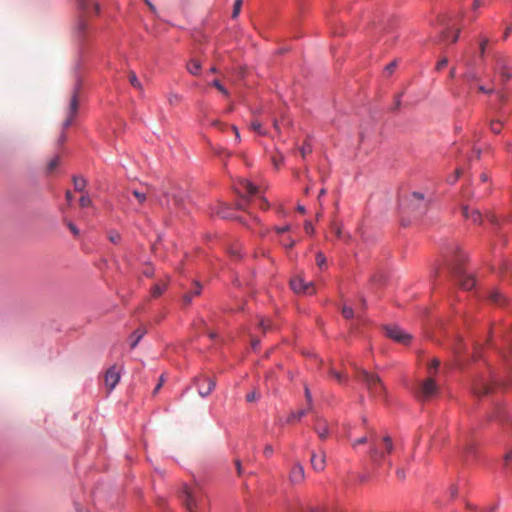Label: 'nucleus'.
<instances>
[{"mask_svg": "<svg viewBox=\"0 0 512 512\" xmlns=\"http://www.w3.org/2000/svg\"><path fill=\"white\" fill-rule=\"evenodd\" d=\"M260 399V393L257 391H252L246 395V400L248 402H254Z\"/></svg>", "mask_w": 512, "mask_h": 512, "instance_id": "a18cd8bd", "label": "nucleus"}, {"mask_svg": "<svg viewBox=\"0 0 512 512\" xmlns=\"http://www.w3.org/2000/svg\"><path fill=\"white\" fill-rule=\"evenodd\" d=\"M59 162L60 158L58 156L50 160L47 164V171L52 172L59 165Z\"/></svg>", "mask_w": 512, "mask_h": 512, "instance_id": "a19ab883", "label": "nucleus"}, {"mask_svg": "<svg viewBox=\"0 0 512 512\" xmlns=\"http://www.w3.org/2000/svg\"><path fill=\"white\" fill-rule=\"evenodd\" d=\"M305 478L304 468L300 463H295L290 471V481L293 484H300Z\"/></svg>", "mask_w": 512, "mask_h": 512, "instance_id": "f3484780", "label": "nucleus"}, {"mask_svg": "<svg viewBox=\"0 0 512 512\" xmlns=\"http://www.w3.org/2000/svg\"><path fill=\"white\" fill-rule=\"evenodd\" d=\"M251 129H253L258 134H261V135L265 134L264 131L262 130L261 124L257 121H254L251 123Z\"/></svg>", "mask_w": 512, "mask_h": 512, "instance_id": "09e8293b", "label": "nucleus"}, {"mask_svg": "<svg viewBox=\"0 0 512 512\" xmlns=\"http://www.w3.org/2000/svg\"><path fill=\"white\" fill-rule=\"evenodd\" d=\"M263 453L266 457H270L273 454V447L270 444H267L264 447Z\"/></svg>", "mask_w": 512, "mask_h": 512, "instance_id": "13d9d810", "label": "nucleus"}, {"mask_svg": "<svg viewBox=\"0 0 512 512\" xmlns=\"http://www.w3.org/2000/svg\"><path fill=\"white\" fill-rule=\"evenodd\" d=\"M495 72L499 73L501 83L506 84L511 78L512 74L509 72L506 61L503 57H496V66L494 68Z\"/></svg>", "mask_w": 512, "mask_h": 512, "instance_id": "ddd939ff", "label": "nucleus"}, {"mask_svg": "<svg viewBox=\"0 0 512 512\" xmlns=\"http://www.w3.org/2000/svg\"><path fill=\"white\" fill-rule=\"evenodd\" d=\"M186 68L190 74L197 76L200 74L201 71V63L196 59H191L187 63Z\"/></svg>", "mask_w": 512, "mask_h": 512, "instance_id": "b1692460", "label": "nucleus"}, {"mask_svg": "<svg viewBox=\"0 0 512 512\" xmlns=\"http://www.w3.org/2000/svg\"><path fill=\"white\" fill-rule=\"evenodd\" d=\"M74 189L78 192H83L86 187V180L80 176L73 177Z\"/></svg>", "mask_w": 512, "mask_h": 512, "instance_id": "bb28decb", "label": "nucleus"}, {"mask_svg": "<svg viewBox=\"0 0 512 512\" xmlns=\"http://www.w3.org/2000/svg\"><path fill=\"white\" fill-rule=\"evenodd\" d=\"M439 387L434 378L429 376L427 379L419 382L414 393L420 401H427L433 398L438 393Z\"/></svg>", "mask_w": 512, "mask_h": 512, "instance_id": "39448f33", "label": "nucleus"}, {"mask_svg": "<svg viewBox=\"0 0 512 512\" xmlns=\"http://www.w3.org/2000/svg\"><path fill=\"white\" fill-rule=\"evenodd\" d=\"M290 286L298 294L312 295L315 293L314 283L312 281H305L300 275L291 279Z\"/></svg>", "mask_w": 512, "mask_h": 512, "instance_id": "423d86ee", "label": "nucleus"}, {"mask_svg": "<svg viewBox=\"0 0 512 512\" xmlns=\"http://www.w3.org/2000/svg\"><path fill=\"white\" fill-rule=\"evenodd\" d=\"M211 85L215 87L219 92H221L224 96H228V90L220 83L219 80L215 79L212 81Z\"/></svg>", "mask_w": 512, "mask_h": 512, "instance_id": "f704fd0d", "label": "nucleus"}, {"mask_svg": "<svg viewBox=\"0 0 512 512\" xmlns=\"http://www.w3.org/2000/svg\"><path fill=\"white\" fill-rule=\"evenodd\" d=\"M128 77H129L130 84L134 88H136V89H138L140 91L143 90L142 84L140 83V81L138 80V78H137V76H136V74L134 72H130Z\"/></svg>", "mask_w": 512, "mask_h": 512, "instance_id": "2f4dec72", "label": "nucleus"}, {"mask_svg": "<svg viewBox=\"0 0 512 512\" xmlns=\"http://www.w3.org/2000/svg\"><path fill=\"white\" fill-rule=\"evenodd\" d=\"M463 79L468 83L478 82L480 80L478 74L474 70H469L463 74Z\"/></svg>", "mask_w": 512, "mask_h": 512, "instance_id": "c85d7f7f", "label": "nucleus"}, {"mask_svg": "<svg viewBox=\"0 0 512 512\" xmlns=\"http://www.w3.org/2000/svg\"><path fill=\"white\" fill-rule=\"evenodd\" d=\"M183 502L189 512H202L207 506V499L199 487L185 486Z\"/></svg>", "mask_w": 512, "mask_h": 512, "instance_id": "7ed1b4c3", "label": "nucleus"}, {"mask_svg": "<svg viewBox=\"0 0 512 512\" xmlns=\"http://www.w3.org/2000/svg\"><path fill=\"white\" fill-rule=\"evenodd\" d=\"M329 374L332 376L339 384H342L346 381L347 377L341 372L337 371L334 368L329 369Z\"/></svg>", "mask_w": 512, "mask_h": 512, "instance_id": "7c9ffc66", "label": "nucleus"}, {"mask_svg": "<svg viewBox=\"0 0 512 512\" xmlns=\"http://www.w3.org/2000/svg\"><path fill=\"white\" fill-rule=\"evenodd\" d=\"M396 476L399 480H404L406 478V472L404 468H397L396 469Z\"/></svg>", "mask_w": 512, "mask_h": 512, "instance_id": "864d4df0", "label": "nucleus"}, {"mask_svg": "<svg viewBox=\"0 0 512 512\" xmlns=\"http://www.w3.org/2000/svg\"><path fill=\"white\" fill-rule=\"evenodd\" d=\"M310 462L315 471H323L326 464L325 452L323 450H320L319 452H312Z\"/></svg>", "mask_w": 512, "mask_h": 512, "instance_id": "2eb2a0df", "label": "nucleus"}, {"mask_svg": "<svg viewBox=\"0 0 512 512\" xmlns=\"http://www.w3.org/2000/svg\"><path fill=\"white\" fill-rule=\"evenodd\" d=\"M410 205L419 215H422L427 209L428 202L425 200L423 194L413 192L410 198Z\"/></svg>", "mask_w": 512, "mask_h": 512, "instance_id": "f8f14e48", "label": "nucleus"}, {"mask_svg": "<svg viewBox=\"0 0 512 512\" xmlns=\"http://www.w3.org/2000/svg\"><path fill=\"white\" fill-rule=\"evenodd\" d=\"M489 299L496 305H504L507 298L498 290H492L489 294Z\"/></svg>", "mask_w": 512, "mask_h": 512, "instance_id": "5701e85b", "label": "nucleus"}, {"mask_svg": "<svg viewBox=\"0 0 512 512\" xmlns=\"http://www.w3.org/2000/svg\"><path fill=\"white\" fill-rule=\"evenodd\" d=\"M453 269L455 279L462 289L470 290L475 286V279L472 276L466 275L458 266H455Z\"/></svg>", "mask_w": 512, "mask_h": 512, "instance_id": "1a4fd4ad", "label": "nucleus"}, {"mask_svg": "<svg viewBox=\"0 0 512 512\" xmlns=\"http://www.w3.org/2000/svg\"><path fill=\"white\" fill-rule=\"evenodd\" d=\"M478 91L481 92V93H484V94H492V93H495L497 95V97L499 98V100H504V94L502 91L500 90H497L495 86H492V87H486L484 85H479L478 86Z\"/></svg>", "mask_w": 512, "mask_h": 512, "instance_id": "393cba45", "label": "nucleus"}, {"mask_svg": "<svg viewBox=\"0 0 512 512\" xmlns=\"http://www.w3.org/2000/svg\"><path fill=\"white\" fill-rule=\"evenodd\" d=\"M258 325L264 332L272 328L270 320L265 318H262Z\"/></svg>", "mask_w": 512, "mask_h": 512, "instance_id": "ea45409f", "label": "nucleus"}, {"mask_svg": "<svg viewBox=\"0 0 512 512\" xmlns=\"http://www.w3.org/2000/svg\"><path fill=\"white\" fill-rule=\"evenodd\" d=\"M165 289H166V283L155 284L151 290L152 297H155V298L159 297L160 295H162V293L165 291Z\"/></svg>", "mask_w": 512, "mask_h": 512, "instance_id": "c756f323", "label": "nucleus"}, {"mask_svg": "<svg viewBox=\"0 0 512 512\" xmlns=\"http://www.w3.org/2000/svg\"><path fill=\"white\" fill-rule=\"evenodd\" d=\"M367 442H368V437L367 436H363V437H361L359 439H356V440L352 441L351 445H352V447L355 448L357 445H362V444H365Z\"/></svg>", "mask_w": 512, "mask_h": 512, "instance_id": "8fccbe9b", "label": "nucleus"}, {"mask_svg": "<svg viewBox=\"0 0 512 512\" xmlns=\"http://www.w3.org/2000/svg\"><path fill=\"white\" fill-rule=\"evenodd\" d=\"M332 231L335 233V235L340 238L341 237V228L337 226L335 223L331 225Z\"/></svg>", "mask_w": 512, "mask_h": 512, "instance_id": "e2e57ef3", "label": "nucleus"}, {"mask_svg": "<svg viewBox=\"0 0 512 512\" xmlns=\"http://www.w3.org/2000/svg\"><path fill=\"white\" fill-rule=\"evenodd\" d=\"M440 362L437 359L432 360L431 364L429 365V373L432 375V370H437L439 367Z\"/></svg>", "mask_w": 512, "mask_h": 512, "instance_id": "4d7b16f0", "label": "nucleus"}, {"mask_svg": "<svg viewBox=\"0 0 512 512\" xmlns=\"http://www.w3.org/2000/svg\"><path fill=\"white\" fill-rule=\"evenodd\" d=\"M243 0H235L232 12V18H237L240 14Z\"/></svg>", "mask_w": 512, "mask_h": 512, "instance_id": "4c0bfd02", "label": "nucleus"}, {"mask_svg": "<svg viewBox=\"0 0 512 512\" xmlns=\"http://www.w3.org/2000/svg\"><path fill=\"white\" fill-rule=\"evenodd\" d=\"M310 409H300L296 412H291L287 418V423H293L295 421H299L302 417H304Z\"/></svg>", "mask_w": 512, "mask_h": 512, "instance_id": "a878e982", "label": "nucleus"}, {"mask_svg": "<svg viewBox=\"0 0 512 512\" xmlns=\"http://www.w3.org/2000/svg\"><path fill=\"white\" fill-rule=\"evenodd\" d=\"M482 5H483V0H474V2H473V8L474 9H477V8H479Z\"/></svg>", "mask_w": 512, "mask_h": 512, "instance_id": "774afa93", "label": "nucleus"}, {"mask_svg": "<svg viewBox=\"0 0 512 512\" xmlns=\"http://www.w3.org/2000/svg\"><path fill=\"white\" fill-rule=\"evenodd\" d=\"M238 189L240 193H245L249 196H252L257 192V187L248 180H242Z\"/></svg>", "mask_w": 512, "mask_h": 512, "instance_id": "412c9836", "label": "nucleus"}, {"mask_svg": "<svg viewBox=\"0 0 512 512\" xmlns=\"http://www.w3.org/2000/svg\"><path fill=\"white\" fill-rule=\"evenodd\" d=\"M182 101V96L177 93H170L168 95V102L170 105H177Z\"/></svg>", "mask_w": 512, "mask_h": 512, "instance_id": "473e14b6", "label": "nucleus"}, {"mask_svg": "<svg viewBox=\"0 0 512 512\" xmlns=\"http://www.w3.org/2000/svg\"><path fill=\"white\" fill-rule=\"evenodd\" d=\"M108 238L112 243H118L120 240V234L114 231L108 233Z\"/></svg>", "mask_w": 512, "mask_h": 512, "instance_id": "de8ad7c7", "label": "nucleus"}, {"mask_svg": "<svg viewBox=\"0 0 512 512\" xmlns=\"http://www.w3.org/2000/svg\"><path fill=\"white\" fill-rule=\"evenodd\" d=\"M314 431L317 433L321 440H325L329 434V428L326 420L317 419L316 424L314 426Z\"/></svg>", "mask_w": 512, "mask_h": 512, "instance_id": "aec40b11", "label": "nucleus"}, {"mask_svg": "<svg viewBox=\"0 0 512 512\" xmlns=\"http://www.w3.org/2000/svg\"><path fill=\"white\" fill-rule=\"evenodd\" d=\"M496 420L502 421L505 419V408L503 406H497L495 414L493 416Z\"/></svg>", "mask_w": 512, "mask_h": 512, "instance_id": "e433bc0d", "label": "nucleus"}, {"mask_svg": "<svg viewBox=\"0 0 512 512\" xmlns=\"http://www.w3.org/2000/svg\"><path fill=\"white\" fill-rule=\"evenodd\" d=\"M463 216L471 220L475 224H480L482 222V215L478 209H471L468 206H464L462 208Z\"/></svg>", "mask_w": 512, "mask_h": 512, "instance_id": "a211bd4d", "label": "nucleus"}, {"mask_svg": "<svg viewBox=\"0 0 512 512\" xmlns=\"http://www.w3.org/2000/svg\"><path fill=\"white\" fill-rule=\"evenodd\" d=\"M449 34H450V30L447 29V30L443 31L439 37V42L447 41L449 38Z\"/></svg>", "mask_w": 512, "mask_h": 512, "instance_id": "052dcab7", "label": "nucleus"}, {"mask_svg": "<svg viewBox=\"0 0 512 512\" xmlns=\"http://www.w3.org/2000/svg\"><path fill=\"white\" fill-rule=\"evenodd\" d=\"M305 397H306V400H307V403H308V409H311V407H312V396H311L310 390H309V388L307 386L305 387Z\"/></svg>", "mask_w": 512, "mask_h": 512, "instance_id": "603ef678", "label": "nucleus"}, {"mask_svg": "<svg viewBox=\"0 0 512 512\" xmlns=\"http://www.w3.org/2000/svg\"><path fill=\"white\" fill-rule=\"evenodd\" d=\"M231 129L232 131L234 132L235 134V140L237 143H239L241 141V136H240V133H239V130L238 128L235 126V125H231Z\"/></svg>", "mask_w": 512, "mask_h": 512, "instance_id": "680f3d73", "label": "nucleus"}, {"mask_svg": "<svg viewBox=\"0 0 512 512\" xmlns=\"http://www.w3.org/2000/svg\"><path fill=\"white\" fill-rule=\"evenodd\" d=\"M195 384L198 387V393L201 397L208 396L216 386L215 380L206 376L195 378Z\"/></svg>", "mask_w": 512, "mask_h": 512, "instance_id": "0eeeda50", "label": "nucleus"}, {"mask_svg": "<svg viewBox=\"0 0 512 512\" xmlns=\"http://www.w3.org/2000/svg\"><path fill=\"white\" fill-rule=\"evenodd\" d=\"M369 457L376 466H381L386 461V455L390 454L394 445L391 437L384 436L382 438L372 437L370 439Z\"/></svg>", "mask_w": 512, "mask_h": 512, "instance_id": "f03ea898", "label": "nucleus"}, {"mask_svg": "<svg viewBox=\"0 0 512 512\" xmlns=\"http://www.w3.org/2000/svg\"><path fill=\"white\" fill-rule=\"evenodd\" d=\"M81 16L77 19L74 27L73 34L78 41L82 42L88 35V22L86 17L89 14L90 8H93L96 13H99V4L93 0H76Z\"/></svg>", "mask_w": 512, "mask_h": 512, "instance_id": "f257e3e1", "label": "nucleus"}, {"mask_svg": "<svg viewBox=\"0 0 512 512\" xmlns=\"http://www.w3.org/2000/svg\"><path fill=\"white\" fill-rule=\"evenodd\" d=\"M397 61H392L391 63H389L385 69H384V72L389 76L391 75L395 69L397 68Z\"/></svg>", "mask_w": 512, "mask_h": 512, "instance_id": "c03bdc74", "label": "nucleus"}, {"mask_svg": "<svg viewBox=\"0 0 512 512\" xmlns=\"http://www.w3.org/2000/svg\"><path fill=\"white\" fill-rule=\"evenodd\" d=\"M342 315L345 319H351L354 316L353 309L349 306H344L342 308Z\"/></svg>", "mask_w": 512, "mask_h": 512, "instance_id": "37998d69", "label": "nucleus"}, {"mask_svg": "<svg viewBox=\"0 0 512 512\" xmlns=\"http://www.w3.org/2000/svg\"><path fill=\"white\" fill-rule=\"evenodd\" d=\"M170 196L172 197L174 206L180 207L182 205L183 197H182L181 193L175 192V191H173L171 193L165 192L164 198L159 199V204L161 206H165L168 209H171L170 199H169Z\"/></svg>", "mask_w": 512, "mask_h": 512, "instance_id": "4468645a", "label": "nucleus"}, {"mask_svg": "<svg viewBox=\"0 0 512 512\" xmlns=\"http://www.w3.org/2000/svg\"><path fill=\"white\" fill-rule=\"evenodd\" d=\"M147 333V329L145 327H140L138 329H136L132 335H131V343H130V347L131 349H134L137 344L139 343V341L143 338V336Z\"/></svg>", "mask_w": 512, "mask_h": 512, "instance_id": "4be33fe9", "label": "nucleus"}, {"mask_svg": "<svg viewBox=\"0 0 512 512\" xmlns=\"http://www.w3.org/2000/svg\"><path fill=\"white\" fill-rule=\"evenodd\" d=\"M69 230L73 233L74 236H79V229L71 222L68 223Z\"/></svg>", "mask_w": 512, "mask_h": 512, "instance_id": "bf43d9fd", "label": "nucleus"}, {"mask_svg": "<svg viewBox=\"0 0 512 512\" xmlns=\"http://www.w3.org/2000/svg\"><path fill=\"white\" fill-rule=\"evenodd\" d=\"M488 43H489V39L487 37L480 38V42H479L480 57L484 56Z\"/></svg>", "mask_w": 512, "mask_h": 512, "instance_id": "58836bf2", "label": "nucleus"}, {"mask_svg": "<svg viewBox=\"0 0 512 512\" xmlns=\"http://www.w3.org/2000/svg\"><path fill=\"white\" fill-rule=\"evenodd\" d=\"M502 127L503 123L500 120H494L490 123V129L495 134L500 133Z\"/></svg>", "mask_w": 512, "mask_h": 512, "instance_id": "c9c22d12", "label": "nucleus"}, {"mask_svg": "<svg viewBox=\"0 0 512 512\" xmlns=\"http://www.w3.org/2000/svg\"><path fill=\"white\" fill-rule=\"evenodd\" d=\"M104 381L108 391L113 390L120 381V370L115 365L110 367L105 373Z\"/></svg>", "mask_w": 512, "mask_h": 512, "instance_id": "9b49d317", "label": "nucleus"}, {"mask_svg": "<svg viewBox=\"0 0 512 512\" xmlns=\"http://www.w3.org/2000/svg\"><path fill=\"white\" fill-rule=\"evenodd\" d=\"M201 293V286L199 284H196V288L193 292L186 293L183 296V302L188 305L191 303L194 296H197Z\"/></svg>", "mask_w": 512, "mask_h": 512, "instance_id": "cd10ccee", "label": "nucleus"}, {"mask_svg": "<svg viewBox=\"0 0 512 512\" xmlns=\"http://www.w3.org/2000/svg\"><path fill=\"white\" fill-rule=\"evenodd\" d=\"M128 191L131 192L132 196L136 199L138 205L140 207H142L147 202V199H148L147 195L150 191V187H146L145 190L135 188V189H129Z\"/></svg>", "mask_w": 512, "mask_h": 512, "instance_id": "6ab92c4d", "label": "nucleus"}, {"mask_svg": "<svg viewBox=\"0 0 512 512\" xmlns=\"http://www.w3.org/2000/svg\"><path fill=\"white\" fill-rule=\"evenodd\" d=\"M359 381H362L372 397H383L385 394V387L376 374L369 373L366 370H359L357 374Z\"/></svg>", "mask_w": 512, "mask_h": 512, "instance_id": "20e7f679", "label": "nucleus"}, {"mask_svg": "<svg viewBox=\"0 0 512 512\" xmlns=\"http://www.w3.org/2000/svg\"><path fill=\"white\" fill-rule=\"evenodd\" d=\"M316 264L320 269H322L326 264V257L321 252L316 255Z\"/></svg>", "mask_w": 512, "mask_h": 512, "instance_id": "79ce46f5", "label": "nucleus"}, {"mask_svg": "<svg viewBox=\"0 0 512 512\" xmlns=\"http://www.w3.org/2000/svg\"><path fill=\"white\" fill-rule=\"evenodd\" d=\"M260 207L262 209H267L268 208V202L266 201V199H264V198L260 199Z\"/></svg>", "mask_w": 512, "mask_h": 512, "instance_id": "338daca9", "label": "nucleus"}, {"mask_svg": "<svg viewBox=\"0 0 512 512\" xmlns=\"http://www.w3.org/2000/svg\"><path fill=\"white\" fill-rule=\"evenodd\" d=\"M462 174V170L460 168L456 169L455 171V174L453 176H450L447 181L451 184H454L458 178L460 177V175Z\"/></svg>", "mask_w": 512, "mask_h": 512, "instance_id": "49530a36", "label": "nucleus"}, {"mask_svg": "<svg viewBox=\"0 0 512 512\" xmlns=\"http://www.w3.org/2000/svg\"><path fill=\"white\" fill-rule=\"evenodd\" d=\"M79 204L83 208L90 207V206H92V200H91L90 196L86 193L80 197Z\"/></svg>", "mask_w": 512, "mask_h": 512, "instance_id": "72a5a7b5", "label": "nucleus"}, {"mask_svg": "<svg viewBox=\"0 0 512 512\" xmlns=\"http://www.w3.org/2000/svg\"><path fill=\"white\" fill-rule=\"evenodd\" d=\"M78 108H79V100H78L77 90H75L71 97L70 103H69V108H68V113H67L66 119L63 122L64 129L68 128L73 123V120L78 112Z\"/></svg>", "mask_w": 512, "mask_h": 512, "instance_id": "9d476101", "label": "nucleus"}, {"mask_svg": "<svg viewBox=\"0 0 512 512\" xmlns=\"http://www.w3.org/2000/svg\"><path fill=\"white\" fill-rule=\"evenodd\" d=\"M311 151H312V148L309 144L303 145L300 148V153H301L302 157H305L307 154L311 153Z\"/></svg>", "mask_w": 512, "mask_h": 512, "instance_id": "3c124183", "label": "nucleus"}, {"mask_svg": "<svg viewBox=\"0 0 512 512\" xmlns=\"http://www.w3.org/2000/svg\"><path fill=\"white\" fill-rule=\"evenodd\" d=\"M290 229H291L290 225H284V226H281V227H275V231L278 234H282V233L288 232V231H290Z\"/></svg>", "mask_w": 512, "mask_h": 512, "instance_id": "6e6d98bb", "label": "nucleus"}, {"mask_svg": "<svg viewBox=\"0 0 512 512\" xmlns=\"http://www.w3.org/2000/svg\"><path fill=\"white\" fill-rule=\"evenodd\" d=\"M304 229L307 233H313L314 232V228L311 224V222L309 221H306L305 224H304Z\"/></svg>", "mask_w": 512, "mask_h": 512, "instance_id": "0e129e2a", "label": "nucleus"}, {"mask_svg": "<svg viewBox=\"0 0 512 512\" xmlns=\"http://www.w3.org/2000/svg\"><path fill=\"white\" fill-rule=\"evenodd\" d=\"M472 389L473 393L476 396L480 397L484 394L489 393L491 386L487 380H485L484 378H479L474 381Z\"/></svg>", "mask_w": 512, "mask_h": 512, "instance_id": "dca6fc26", "label": "nucleus"}, {"mask_svg": "<svg viewBox=\"0 0 512 512\" xmlns=\"http://www.w3.org/2000/svg\"><path fill=\"white\" fill-rule=\"evenodd\" d=\"M282 245L285 247V248H292L294 245H295V241L293 239H288L287 242L285 241H282Z\"/></svg>", "mask_w": 512, "mask_h": 512, "instance_id": "69168bd1", "label": "nucleus"}, {"mask_svg": "<svg viewBox=\"0 0 512 512\" xmlns=\"http://www.w3.org/2000/svg\"><path fill=\"white\" fill-rule=\"evenodd\" d=\"M448 64V59L446 57L442 58L440 61L436 64V69L440 71Z\"/></svg>", "mask_w": 512, "mask_h": 512, "instance_id": "5fc2aeb1", "label": "nucleus"}, {"mask_svg": "<svg viewBox=\"0 0 512 512\" xmlns=\"http://www.w3.org/2000/svg\"><path fill=\"white\" fill-rule=\"evenodd\" d=\"M386 335L394 341L404 345H407L412 338L410 334L406 333L398 326H387Z\"/></svg>", "mask_w": 512, "mask_h": 512, "instance_id": "6e6552de", "label": "nucleus"}]
</instances>
